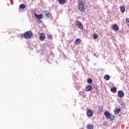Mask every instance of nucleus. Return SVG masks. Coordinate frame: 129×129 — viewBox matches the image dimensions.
<instances>
[{"label":"nucleus","instance_id":"obj_1","mask_svg":"<svg viewBox=\"0 0 129 129\" xmlns=\"http://www.w3.org/2000/svg\"><path fill=\"white\" fill-rule=\"evenodd\" d=\"M78 9L81 13L85 12V3L82 1H79L78 2Z\"/></svg>","mask_w":129,"mask_h":129},{"label":"nucleus","instance_id":"obj_2","mask_svg":"<svg viewBox=\"0 0 129 129\" xmlns=\"http://www.w3.org/2000/svg\"><path fill=\"white\" fill-rule=\"evenodd\" d=\"M33 36V32L32 31H26L24 33V37L25 39H30Z\"/></svg>","mask_w":129,"mask_h":129},{"label":"nucleus","instance_id":"obj_3","mask_svg":"<svg viewBox=\"0 0 129 129\" xmlns=\"http://www.w3.org/2000/svg\"><path fill=\"white\" fill-rule=\"evenodd\" d=\"M76 26L81 30H83V25L80 21H76Z\"/></svg>","mask_w":129,"mask_h":129},{"label":"nucleus","instance_id":"obj_4","mask_svg":"<svg viewBox=\"0 0 129 129\" xmlns=\"http://www.w3.org/2000/svg\"><path fill=\"white\" fill-rule=\"evenodd\" d=\"M87 115L89 117H92V115H93V112L92 111V110L91 109H88L87 111Z\"/></svg>","mask_w":129,"mask_h":129},{"label":"nucleus","instance_id":"obj_5","mask_svg":"<svg viewBox=\"0 0 129 129\" xmlns=\"http://www.w3.org/2000/svg\"><path fill=\"white\" fill-rule=\"evenodd\" d=\"M105 117L107 118V119H109L110 118V115L111 114L109 113V112L108 111H106L104 113Z\"/></svg>","mask_w":129,"mask_h":129},{"label":"nucleus","instance_id":"obj_6","mask_svg":"<svg viewBox=\"0 0 129 129\" xmlns=\"http://www.w3.org/2000/svg\"><path fill=\"white\" fill-rule=\"evenodd\" d=\"M46 38V36H45V34L44 33H41L39 36V40L40 41H44Z\"/></svg>","mask_w":129,"mask_h":129},{"label":"nucleus","instance_id":"obj_7","mask_svg":"<svg viewBox=\"0 0 129 129\" xmlns=\"http://www.w3.org/2000/svg\"><path fill=\"white\" fill-rule=\"evenodd\" d=\"M35 17L37 19V20H40L41 19H43V15L42 14H39L38 15L36 13L34 14Z\"/></svg>","mask_w":129,"mask_h":129},{"label":"nucleus","instance_id":"obj_8","mask_svg":"<svg viewBox=\"0 0 129 129\" xmlns=\"http://www.w3.org/2000/svg\"><path fill=\"white\" fill-rule=\"evenodd\" d=\"M92 89V86L88 85L85 88V91H90Z\"/></svg>","mask_w":129,"mask_h":129},{"label":"nucleus","instance_id":"obj_9","mask_svg":"<svg viewBox=\"0 0 129 129\" xmlns=\"http://www.w3.org/2000/svg\"><path fill=\"white\" fill-rule=\"evenodd\" d=\"M123 95H124V94L122 91H119L118 92V96H119V97H122Z\"/></svg>","mask_w":129,"mask_h":129},{"label":"nucleus","instance_id":"obj_10","mask_svg":"<svg viewBox=\"0 0 129 129\" xmlns=\"http://www.w3.org/2000/svg\"><path fill=\"white\" fill-rule=\"evenodd\" d=\"M120 11L122 13H124V12H125V7L124 6H120Z\"/></svg>","mask_w":129,"mask_h":129},{"label":"nucleus","instance_id":"obj_11","mask_svg":"<svg viewBox=\"0 0 129 129\" xmlns=\"http://www.w3.org/2000/svg\"><path fill=\"white\" fill-rule=\"evenodd\" d=\"M80 43H81V39H80L79 38H77L76 39V40H75L76 45H79V44H80Z\"/></svg>","mask_w":129,"mask_h":129},{"label":"nucleus","instance_id":"obj_12","mask_svg":"<svg viewBox=\"0 0 129 129\" xmlns=\"http://www.w3.org/2000/svg\"><path fill=\"white\" fill-rule=\"evenodd\" d=\"M115 114H118L119 112H120V108H116L115 110L114 111Z\"/></svg>","mask_w":129,"mask_h":129},{"label":"nucleus","instance_id":"obj_13","mask_svg":"<svg viewBox=\"0 0 129 129\" xmlns=\"http://www.w3.org/2000/svg\"><path fill=\"white\" fill-rule=\"evenodd\" d=\"M58 4L59 5H65L66 3V0H58Z\"/></svg>","mask_w":129,"mask_h":129},{"label":"nucleus","instance_id":"obj_14","mask_svg":"<svg viewBox=\"0 0 129 129\" xmlns=\"http://www.w3.org/2000/svg\"><path fill=\"white\" fill-rule=\"evenodd\" d=\"M44 13H45V16L47 17V18L51 17V14L48 11H45Z\"/></svg>","mask_w":129,"mask_h":129},{"label":"nucleus","instance_id":"obj_15","mask_svg":"<svg viewBox=\"0 0 129 129\" xmlns=\"http://www.w3.org/2000/svg\"><path fill=\"white\" fill-rule=\"evenodd\" d=\"M104 79L106 81H108L110 79V76L108 75H105L104 77Z\"/></svg>","mask_w":129,"mask_h":129},{"label":"nucleus","instance_id":"obj_16","mask_svg":"<svg viewBox=\"0 0 129 129\" xmlns=\"http://www.w3.org/2000/svg\"><path fill=\"white\" fill-rule=\"evenodd\" d=\"M113 29L114 31H118V26L116 24H114L113 25Z\"/></svg>","mask_w":129,"mask_h":129},{"label":"nucleus","instance_id":"obj_17","mask_svg":"<svg viewBox=\"0 0 129 129\" xmlns=\"http://www.w3.org/2000/svg\"><path fill=\"white\" fill-rule=\"evenodd\" d=\"M98 107L99 108V113H101V112H102V110H103V108L100 106H98Z\"/></svg>","mask_w":129,"mask_h":129},{"label":"nucleus","instance_id":"obj_18","mask_svg":"<svg viewBox=\"0 0 129 129\" xmlns=\"http://www.w3.org/2000/svg\"><path fill=\"white\" fill-rule=\"evenodd\" d=\"M109 118H110V120H113V119L115 118V116L114 115H110V117Z\"/></svg>","mask_w":129,"mask_h":129},{"label":"nucleus","instance_id":"obj_19","mask_svg":"<svg viewBox=\"0 0 129 129\" xmlns=\"http://www.w3.org/2000/svg\"><path fill=\"white\" fill-rule=\"evenodd\" d=\"M111 91H113L114 93H115V92H116V88L114 87L113 88H111Z\"/></svg>","mask_w":129,"mask_h":129},{"label":"nucleus","instance_id":"obj_20","mask_svg":"<svg viewBox=\"0 0 129 129\" xmlns=\"http://www.w3.org/2000/svg\"><path fill=\"white\" fill-rule=\"evenodd\" d=\"M93 127H94L93 125H92V124H90L87 126L88 129H93Z\"/></svg>","mask_w":129,"mask_h":129},{"label":"nucleus","instance_id":"obj_21","mask_svg":"<svg viewBox=\"0 0 129 129\" xmlns=\"http://www.w3.org/2000/svg\"><path fill=\"white\" fill-rule=\"evenodd\" d=\"M20 9H25V8H26V5L24 4H21L20 5Z\"/></svg>","mask_w":129,"mask_h":129},{"label":"nucleus","instance_id":"obj_22","mask_svg":"<svg viewBox=\"0 0 129 129\" xmlns=\"http://www.w3.org/2000/svg\"><path fill=\"white\" fill-rule=\"evenodd\" d=\"M93 37H94V39L95 40H96V39H97V38H98V35H97V34H94L93 35Z\"/></svg>","mask_w":129,"mask_h":129},{"label":"nucleus","instance_id":"obj_23","mask_svg":"<svg viewBox=\"0 0 129 129\" xmlns=\"http://www.w3.org/2000/svg\"><path fill=\"white\" fill-rule=\"evenodd\" d=\"M87 82L88 83H90V84H91V83H92V79H88Z\"/></svg>","mask_w":129,"mask_h":129},{"label":"nucleus","instance_id":"obj_24","mask_svg":"<svg viewBox=\"0 0 129 129\" xmlns=\"http://www.w3.org/2000/svg\"><path fill=\"white\" fill-rule=\"evenodd\" d=\"M126 24L127 26H129V18H126Z\"/></svg>","mask_w":129,"mask_h":129},{"label":"nucleus","instance_id":"obj_25","mask_svg":"<svg viewBox=\"0 0 129 129\" xmlns=\"http://www.w3.org/2000/svg\"><path fill=\"white\" fill-rule=\"evenodd\" d=\"M47 38H48V39H49V40H52V36L51 35H47Z\"/></svg>","mask_w":129,"mask_h":129}]
</instances>
